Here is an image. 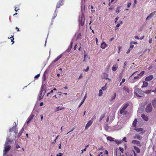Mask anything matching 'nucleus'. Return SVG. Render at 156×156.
<instances>
[{
    "instance_id": "nucleus-55",
    "label": "nucleus",
    "mask_w": 156,
    "mask_h": 156,
    "mask_svg": "<svg viewBox=\"0 0 156 156\" xmlns=\"http://www.w3.org/2000/svg\"><path fill=\"white\" fill-rule=\"evenodd\" d=\"M149 42L150 44H151L152 42V39H150L149 41Z\"/></svg>"
},
{
    "instance_id": "nucleus-42",
    "label": "nucleus",
    "mask_w": 156,
    "mask_h": 156,
    "mask_svg": "<svg viewBox=\"0 0 156 156\" xmlns=\"http://www.w3.org/2000/svg\"><path fill=\"white\" fill-rule=\"evenodd\" d=\"M134 47V45H131L129 48L131 50H132V49Z\"/></svg>"
},
{
    "instance_id": "nucleus-30",
    "label": "nucleus",
    "mask_w": 156,
    "mask_h": 156,
    "mask_svg": "<svg viewBox=\"0 0 156 156\" xmlns=\"http://www.w3.org/2000/svg\"><path fill=\"white\" fill-rule=\"evenodd\" d=\"M34 116V114L32 112L31 114H30L29 117L28 118V119H30V120H31L33 119Z\"/></svg>"
},
{
    "instance_id": "nucleus-61",
    "label": "nucleus",
    "mask_w": 156,
    "mask_h": 156,
    "mask_svg": "<svg viewBox=\"0 0 156 156\" xmlns=\"http://www.w3.org/2000/svg\"><path fill=\"white\" fill-rule=\"evenodd\" d=\"M127 64V62H125L124 63V67H125Z\"/></svg>"
},
{
    "instance_id": "nucleus-63",
    "label": "nucleus",
    "mask_w": 156,
    "mask_h": 156,
    "mask_svg": "<svg viewBox=\"0 0 156 156\" xmlns=\"http://www.w3.org/2000/svg\"><path fill=\"white\" fill-rule=\"evenodd\" d=\"M125 81V78H123L122 80V82L123 83Z\"/></svg>"
},
{
    "instance_id": "nucleus-37",
    "label": "nucleus",
    "mask_w": 156,
    "mask_h": 156,
    "mask_svg": "<svg viewBox=\"0 0 156 156\" xmlns=\"http://www.w3.org/2000/svg\"><path fill=\"white\" fill-rule=\"evenodd\" d=\"M105 154H103V156H108V152L107 150H105Z\"/></svg>"
},
{
    "instance_id": "nucleus-39",
    "label": "nucleus",
    "mask_w": 156,
    "mask_h": 156,
    "mask_svg": "<svg viewBox=\"0 0 156 156\" xmlns=\"http://www.w3.org/2000/svg\"><path fill=\"white\" fill-rule=\"evenodd\" d=\"M40 76V74H38L37 75H36L35 77H34V78L35 79H37V78H38Z\"/></svg>"
},
{
    "instance_id": "nucleus-35",
    "label": "nucleus",
    "mask_w": 156,
    "mask_h": 156,
    "mask_svg": "<svg viewBox=\"0 0 156 156\" xmlns=\"http://www.w3.org/2000/svg\"><path fill=\"white\" fill-rule=\"evenodd\" d=\"M107 84V83H106L104 87H102V88H101L103 90H106V89H107V87L106 86Z\"/></svg>"
},
{
    "instance_id": "nucleus-25",
    "label": "nucleus",
    "mask_w": 156,
    "mask_h": 156,
    "mask_svg": "<svg viewBox=\"0 0 156 156\" xmlns=\"http://www.w3.org/2000/svg\"><path fill=\"white\" fill-rule=\"evenodd\" d=\"M24 129L23 128L21 129V130H20V132H19V133L18 135V137H20L22 135V134L23 133L24 131Z\"/></svg>"
},
{
    "instance_id": "nucleus-47",
    "label": "nucleus",
    "mask_w": 156,
    "mask_h": 156,
    "mask_svg": "<svg viewBox=\"0 0 156 156\" xmlns=\"http://www.w3.org/2000/svg\"><path fill=\"white\" fill-rule=\"evenodd\" d=\"M16 148H18L20 147V146L17 144H16Z\"/></svg>"
},
{
    "instance_id": "nucleus-57",
    "label": "nucleus",
    "mask_w": 156,
    "mask_h": 156,
    "mask_svg": "<svg viewBox=\"0 0 156 156\" xmlns=\"http://www.w3.org/2000/svg\"><path fill=\"white\" fill-rule=\"evenodd\" d=\"M76 46H77V44H76V45H75V46H74V48H73V50H76Z\"/></svg>"
},
{
    "instance_id": "nucleus-38",
    "label": "nucleus",
    "mask_w": 156,
    "mask_h": 156,
    "mask_svg": "<svg viewBox=\"0 0 156 156\" xmlns=\"http://www.w3.org/2000/svg\"><path fill=\"white\" fill-rule=\"evenodd\" d=\"M119 149L120 150V151L122 152V153L123 152V151H124V149L123 148L121 147H119Z\"/></svg>"
},
{
    "instance_id": "nucleus-41",
    "label": "nucleus",
    "mask_w": 156,
    "mask_h": 156,
    "mask_svg": "<svg viewBox=\"0 0 156 156\" xmlns=\"http://www.w3.org/2000/svg\"><path fill=\"white\" fill-rule=\"evenodd\" d=\"M131 5V3L129 2L127 4V7H130Z\"/></svg>"
},
{
    "instance_id": "nucleus-8",
    "label": "nucleus",
    "mask_w": 156,
    "mask_h": 156,
    "mask_svg": "<svg viewBox=\"0 0 156 156\" xmlns=\"http://www.w3.org/2000/svg\"><path fill=\"white\" fill-rule=\"evenodd\" d=\"M155 13H156V11H155L153 12H151L146 18V20H149L151 19L154 15Z\"/></svg>"
},
{
    "instance_id": "nucleus-3",
    "label": "nucleus",
    "mask_w": 156,
    "mask_h": 156,
    "mask_svg": "<svg viewBox=\"0 0 156 156\" xmlns=\"http://www.w3.org/2000/svg\"><path fill=\"white\" fill-rule=\"evenodd\" d=\"M84 21V14L82 13L79 19V23L81 26H83Z\"/></svg>"
},
{
    "instance_id": "nucleus-1",
    "label": "nucleus",
    "mask_w": 156,
    "mask_h": 156,
    "mask_svg": "<svg viewBox=\"0 0 156 156\" xmlns=\"http://www.w3.org/2000/svg\"><path fill=\"white\" fill-rule=\"evenodd\" d=\"M134 95L137 97H142L144 95L143 91L139 88L136 89L134 90Z\"/></svg>"
},
{
    "instance_id": "nucleus-31",
    "label": "nucleus",
    "mask_w": 156,
    "mask_h": 156,
    "mask_svg": "<svg viewBox=\"0 0 156 156\" xmlns=\"http://www.w3.org/2000/svg\"><path fill=\"white\" fill-rule=\"evenodd\" d=\"M152 104L154 107H156V101L155 100H154L152 101Z\"/></svg>"
},
{
    "instance_id": "nucleus-5",
    "label": "nucleus",
    "mask_w": 156,
    "mask_h": 156,
    "mask_svg": "<svg viewBox=\"0 0 156 156\" xmlns=\"http://www.w3.org/2000/svg\"><path fill=\"white\" fill-rule=\"evenodd\" d=\"M146 111L147 112H150L152 110V108L151 104H148L146 108Z\"/></svg>"
},
{
    "instance_id": "nucleus-54",
    "label": "nucleus",
    "mask_w": 156,
    "mask_h": 156,
    "mask_svg": "<svg viewBox=\"0 0 156 156\" xmlns=\"http://www.w3.org/2000/svg\"><path fill=\"white\" fill-rule=\"evenodd\" d=\"M75 128L74 127H73L72 129L70 131H69V132H68V133H66V134H68V133H69L70 132H71V131H73V130Z\"/></svg>"
},
{
    "instance_id": "nucleus-48",
    "label": "nucleus",
    "mask_w": 156,
    "mask_h": 156,
    "mask_svg": "<svg viewBox=\"0 0 156 156\" xmlns=\"http://www.w3.org/2000/svg\"><path fill=\"white\" fill-rule=\"evenodd\" d=\"M116 155L117 156H121V154L120 153H117V151H116Z\"/></svg>"
},
{
    "instance_id": "nucleus-28",
    "label": "nucleus",
    "mask_w": 156,
    "mask_h": 156,
    "mask_svg": "<svg viewBox=\"0 0 156 156\" xmlns=\"http://www.w3.org/2000/svg\"><path fill=\"white\" fill-rule=\"evenodd\" d=\"M145 71H142L140 73H139L137 74V76H139L140 77V76H142L144 74Z\"/></svg>"
},
{
    "instance_id": "nucleus-56",
    "label": "nucleus",
    "mask_w": 156,
    "mask_h": 156,
    "mask_svg": "<svg viewBox=\"0 0 156 156\" xmlns=\"http://www.w3.org/2000/svg\"><path fill=\"white\" fill-rule=\"evenodd\" d=\"M89 69V67H88V66H87V69H86L85 70V71L86 72H87V71H88Z\"/></svg>"
},
{
    "instance_id": "nucleus-26",
    "label": "nucleus",
    "mask_w": 156,
    "mask_h": 156,
    "mask_svg": "<svg viewBox=\"0 0 156 156\" xmlns=\"http://www.w3.org/2000/svg\"><path fill=\"white\" fill-rule=\"evenodd\" d=\"M134 148L137 153H139L140 152V150L138 147L135 146H134Z\"/></svg>"
},
{
    "instance_id": "nucleus-11",
    "label": "nucleus",
    "mask_w": 156,
    "mask_h": 156,
    "mask_svg": "<svg viewBox=\"0 0 156 156\" xmlns=\"http://www.w3.org/2000/svg\"><path fill=\"white\" fill-rule=\"evenodd\" d=\"M153 78V76L152 75H151L150 76L147 77L145 79V80L146 81H150Z\"/></svg>"
},
{
    "instance_id": "nucleus-62",
    "label": "nucleus",
    "mask_w": 156,
    "mask_h": 156,
    "mask_svg": "<svg viewBox=\"0 0 156 156\" xmlns=\"http://www.w3.org/2000/svg\"><path fill=\"white\" fill-rule=\"evenodd\" d=\"M43 105V102H41L40 103V106H42Z\"/></svg>"
},
{
    "instance_id": "nucleus-4",
    "label": "nucleus",
    "mask_w": 156,
    "mask_h": 156,
    "mask_svg": "<svg viewBox=\"0 0 156 156\" xmlns=\"http://www.w3.org/2000/svg\"><path fill=\"white\" fill-rule=\"evenodd\" d=\"M5 149L4 150L3 155L5 156L6 155L7 153L11 149V147L10 145H7L5 144Z\"/></svg>"
},
{
    "instance_id": "nucleus-59",
    "label": "nucleus",
    "mask_w": 156,
    "mask_h": 156,
    "mask_svg": "<svg viewBox=\"0 0 156 156\" xmlns=\"http://www.w3.org/2000/svg\"><path fill=\"white\" fill-rule=\"evenodd\" d=\"M151 92V90H148V91H146V93H149Z\"/></svg>"
},
{
    "instance_id": "nucleus-6",
    "label": "nucleus",
    "mask_w": 156,
    "mask_h": 156,
    "mask_svg": "<svg viewBox=\"0 0 156 156\" xmlns=\"http://www.w3.org/2000/svg\"><path fill=\"white\" fill-rule=\"evenodd\" d=\"M136 132L140 133V134H141L145 132V130H144L143 129L141 128H135L134 129Z\"/></svg>"
},
{
    "instance_id": "nucleus-46",
    "label": "nucleus",
    "mask_w": 156,
    "mask_h": 156,
    "mask_svg": "<svg viewBox=\"0 0 156 156\" xmlns=\"http://www.w3.org/2000/svg\"><path fill=\"white\" fill-rule=\"evenodd\" d=\"M86 147L83 149L82 150V152L81 153V154L83 153V151H86Z\"/></svg>"
},
{
    "instance_id": "nucleus-12",
    "label": "nucleus",
    "mask_w": 156,
    "mask_h": 156,
    "mask_svg": "<svg viewBox=\"0 0 156 156\" xmlns=\"http://www.w3.org/2000/svg\"><path fill=\"white\" fill-rule=\"evenodd\" d=\"M133 137L134 139H137L139 140H141V136L138 134H136L134 136H133Z\"/></svg>"
},
{
    "instance_id": "nucleus-2",
    "label": "nucleus",
    "mask_w": 156,
    "mask_h": 156,
    "mask_svg": "<svg viewBox=\"0 0 156 156\" xmlns=\"http://www.w3.org/2000/svg\"><path fill=\"white\" fill-rule=\"evenodd\" d=\"M138 71H136L133 73L129 77V79H130V82L131 83H134L136 81H137L140 78V77L138 76H134L133 78H131L132 76L134 75L135 73H137Z\"/></svg>"
},
{
    "instance_id": "nucleus-23",
    "label": "nucleus",
    "mask_w": 156,
    "mask_h": 156,
    "mask_svg": "<svg viewBox=\"0 0 156 156\" xmlns=\"http://www.w3.org/2000/svg\"><path fill=\"white\" fill-rule=\"evenodd\" d=\"M143 84L141 87L142 88L146 87H147L148 85V83L146 81H144L143 82Z\"/></svg>"
},
{
    "instance_id": "nucleus-44",
    "label": "nucleus",
    "mask_w": 156,
    "mask_h": 156,
    "mask_svg": "<svg viewBox=\"0 0 156 156\" xmlns=\"http://www.w3.org/2000/svg\"><path fill=\"white\" fill-rule=\"evenodd\" d=\"M122 140L123 141H125V142H127V141H126V137H124L123 139H122Z\"/></svg>"
},
{
    "instance_id": "nucleus-22",
    "label": "nucleus",
    "mask_w": 156,
    "mask_h": 156,
    "mask_svg": "<svg viewBox=\"0 0 156 156\" xmlns=\"http://www.w3.org/2000/svg\"><path fill=\"white\" fill-rule=\"evenodd\" d=\"M12 142L11 140H10L9 138H8L6 139V141L5 143V144L7 145L8 144H11Z\"/></svg>"
},
{
    "instance_id": "nucleus-29",
    "label": "nucleus",
    "mask_w": 156,
    "mask_h": 156,
    "mask_svg": "<svg viewBox=\"0 0 156 156\" xmlns=\"http://www.w3.org/2000/svg\"><path fill=\"white\" fill-rule=\"evenodd\" d=\"M107 139L108 140H109L110 141H114V139L113 138L110 137V136H108Z\"/></svg>"
},
{
    "instance_id": "nucleus-24",
    "label": "nucleus",
    "mask_w": 156,
    "mask_h": 156,
    "mask_svg": "<svg viewBox=\"0 0 156 156\" xmlns=\"http://www.w3.org/2000/svg\"><path fill=\"white\" fill-rule=\"evenodd\" d=\"M123 90L128 93H129V88L127 86H125L123 88Z\"/></svg>"
},
{
    "instance_id": "nucleus-32",
    "label": "nucleus",
    "mask_w": 156,
    "mask_h": 156,
    "mask_svg": "<svg viewBox=\"0 0 156 156\" xmlns=\"http://www.w3.org/2000/svg\"><path fill=\"white\" fill-rule=\"evenodd\" d=\"M73 42L72 41L70 43V45L69 46V51H70L71 49L72 48V47H73Z\"/></svg>"
},
{
    "instance_id": "nucleus-50",
    "label": "nucleus",
    "mask_w": 156,
    "mask_h": 156,
    "mask_svg": "<svg viewBox=\"0 0 156 156\" xmlns=\"http://www.w3.org/2000/svg\"><path fill=\"white\" fill-rule=\"evenodd\" d=\"M131 50L129 48V49H128V50H127V51L126 52V53L127 54H128V53H129L130 52V51H131Z\"/></svg>"
},
{
    "instance_id": "nucleus-18",
    "label": "nucleus",
    "mask_w": 156,
    "mask_h": 156,
    "mask_svg": "<svg viewBox=\"0 0 156 156\" xmlns=\"http://www.w3.org/2000/svg\"><path fill=\"white\" fill-rule=\"evenodd\" d=\"M64 107L62 106H58L55 108V112H56L59 111L60 110L64 109Z\"/></svg>"
},
{
    "instance_id": "nucleus-19",
    "label": "nucleus",
    "mask_w": 156,
    "mask_h": 156,
    "mask_svg": "<svg viewBox=\"0 0 156 156\" xmlns=\"http://www.w3.org/2000/svg\"><path fill=\"white\" fill-rule=\"evenodd\" d=\"M142 119L146 121H147L148 120V116L145 115L143 114L141 116Z\"/></svg>"
},
{
    "instance_id": "nucleus-7",
    "label": "nucleus",
    "mask_w": 156,
    "mask_h": 156,
    "mask_svg": "<svg viewBox=\"0 0 156 156\" xmlns=\"http://www.w3.org/2000/svg\"><path fill=\"white\" fill-rule=\"evenodd\" d=\"M64 1L63 0H59L57 3L56 6V9L59 8L61 6L63 5Z\"/></svg>"
},
{
    "instance_id": "nucleus-64",
    "label": "nucleus",
    "mask_w": 156,
    "mask_h": 156,
    "mask_svg": "<svg viewBox=\"0 0 156 156\" xmlns=\"http://www.w3.org/2000/svg\"><path fill=\"white\" fill-rule=\"evenodd\" d=\"M120 26V23H118L117 25H116V27H118Z\"/></svg>"
},
{
    "instance_id": "nucleus-21",
    "label": "nucleus",
    "mask_w": 156,
    "mask_h": 156,
    "mask_svg": "<svg viewBox=\"0 0 156 156\" xmlns=\"http://www.w3.org/2000/svg\"><path fill=\"white\" fill-rule=\"evenodd\" d=\"M125 110L123 109V108H120V109L119 113L120 114H122L124 113V114H126L127 112V111H125Z\"/></svg>"
},
{
    "instance_id": "nucleus-43",
    "label": "nucleus",
    "mask_w": 156,
    "mask_h": 156,
    "mask_svg": "<svg viewBox=\"0 0 156 156\" xmlns=\"http://www.w3.org/2000/svg\"><path fill=\"white\" fill-rule=\"evenodd\" d=\"M83 101H82L81 102V103H80V105H79V107H78L79 108L81 106V105L83 104Z\"/></svg>"
},
{
    "instance_id": "nucleus-49",
    "label": "nucleus",
    "mask_w": 156,
    "mask_h": 156,
    "mask_svg": "<svg viewBox=\"0 0 156 156\" xmlns=\"http://www.w3.org/2000/svg\"><path fill=\"white\" fill-rule=\"evenodd\" d=\"M31 120H30V119H29L28 118V119L27 120V124H28L30 122V121Z\"/></svg>"
},
{
    "instance_id": "nucleus-16",
    "label": "nucleus",
    "mask_w": 156,
    "mask_h": 156,
    "mask_svg": "<svg viewBox=\"0 0 156 156\" xmlns=\"http://www.w3.org/2000/svg\"><path fill=\"white\" fill-rule=\"evenodd\" d=\"M129 105V104L128 103H125L122 105V107L123 109L125 110Z\"/></svg>"
},
{
    "instance_id": "nucleus-10",
    "label": "nucleus",
    "mask_w": 156,
    "mask_h": 156,
    "mask_svg": "<svg viewBox=\"0 0 156 156\" xmlns=\"http://www.w3.org/2000/svg\"><path fill=\"white\" fill-rule=\"evenodd\" d=\"M93 122L91 120L89 121L86 125L85 127V130H87L92 124Z\"/></svg>"
},
{
    "instance_id": "nucleus-60",
    "label": "nucleus",
    "mask_w": 156,
    "mask_h": 156,
    "mask_svg": "<svg viewBox=\"0 0 156 156\" xmlns=\"http://www.w3.org/2000/svg\"><path fill=\"white\" fill-rule=\"evenodd\" d=\"M62 56L61 55H59V56H58V57H57V58L59 60L62 57Z\"/></svg>"
},
{
    "instance_id": "nucleus-52",
    "label": "nucleus",
    "mask_w": 156,
    "mask_h": 156,
    "mask_svg": "<svg viewBox=\"0 0 156 156\" xmlns=\"http://www.w3.org/2000/svg\"><path fill=\"white\" fill-rule=\"evenodd\" d=\"M119 18V17H117L116 18H115V23L116 22H117V21L118 20Z\"/></svg>"
},
{
    "instance_id": "nucleus-20",
    "label": "nucleus",
    "mask_w": 156,
    "mask_h": 156,
    "mask_svg": "<svg viewBox=\"0 0 156 156\" xmlns=\"http://www.w3.org/2000/svg\"><path fill=\"white\" fill-rule=\"evenodd\" d=\"M137 122V120L136 119H135L133 121L132 125L133 127L136 128V124Z\"/></svg>"
},
{
    "instance_id": "nucleus-40",
    "label": "nucleus",
    "mask_w": 156,
    "mask_h": 156,
    "mask_svg": "<svg viewBox=\"0 0 156 156\" xmlns=\"http://www.w3.org/2000/svg\"><path fill=\"white\" fill-rule=\"evenodd\" d=\"M58 60V59L57 58H56L54 61H53L52 62V64H53L55 62H56Z\"/></svg>"
},
{
    "instance_id": "nucleus-53",
    "label": "nucleus",
    "mask_w": 156,
    "mask_h": 156,
    "mask_svg": "<svg viewBox=\"0 0 156 156\" xmlns=\"http://www.w3.org/2000/svg\"><path fill=\"white\" fill-rule=\"evenodd\" d=\"M103 76L104 75L105 77H107V76H108V74L106 73H103Z\"/></svg>"
},
{
    "instance_id": "nucleus-9",
    "label": "nucleus",
    "mask_w": 156,
    "mask_h": 156,
    "mask_svg": "<svg viewBox=\"0 0 156 156\" xmlns=\"http://www.w3.org/2000/svg\"><path fill=\"white\" fill-rule=\"evenodd\" d=\"M43 86H42L41 87V90L40 92V94L39 97V101H40L41 100V99L43 98V96H44V94H42L43 92L44 91V90H43Z\"/></svg>"
},
{
    "instance_id": "nucleus-27",
    "label": "nucleus",
    "mask_w": 156,
    "mask_h": 156,
    "mask_svg": "<svg viewBox=\"0 0 156 156\" xmlns=\"http://www.w3.org/2000/svg\"><path fill=\"white\" fill-rule=\"evenodd\" d=\"M121 6H118L117 8L116 11V12L118 14L120 11V9H121Z\"/></svg>"
},
{
    "instance_id": "nucleus-14",
    "label": "nucleus",
    "mask_w": 156,
    "mask_h": 156,
    "mask_svg": "<svg viewBox=\"0 0 156 156\" xmlns=\"http://www.w3.org/2000/svg\"><path fill=\"white\" fill-rule=\"evenodd\" d=\"M118 65L117 64H115L113 66L112 68V70L114 71H115L117 69Z\"/></svg>"
},
{
    "instance_id": "nucleus-45",
    "label": "nucleus",
    "mask_w": 156,
    "mask_h": 156,
    "mask_svg": "<svg viewBox=\"0 0 156 156\" xmlns=\"http://www.w3.org/2000/svg\"><path fill=\"white\" fill-rule=\"evenodd\" d=\"M12 39H11V41L12 42V44L14 43V41H13L14 38L13 37V36H12Z\"/></svg>"
},
{
    "instance_id": "nucleus-17",
    "label": "nucleus",
    "mask_w": 156,
    "mask_h": 156,
    "mask_svg": "<svg viewBox=\"0 0 156 156\" xmlns=\"http://www.w3.org/2000/svg\"><path fill=\"white\" fill-rule=\"evenodd\" d=\"M107 46V44H106V43L104 42H102L101 45V47L102 49H105L106 47Z\"/></svg>"
},
{
    "instance_id": "nucleus-15",
    "label": "nucleus",
    "mask_w": 156,
    "mask_h": 156,
    "mask_svg": "<svg viewBox=\"0 0 156 156\" xmlns=\"http://www.w3.org/2000/svg\"><path fill=\"white\" fill-rule=\"evenodd\" d=\"M131 143L132 144H136V145H139L140 146V142L139 141L136 140H133L132 141Z\"/></svg>"
},
{
    "instance_id": "nucleus-51",
    "label": "nucleus",
    "mask_w": 156,
    "mask_h": 156,
    "mask_svg": "<svg viewBox=\"0 0 156 156\" xmlns=\"http://www.w3.org/2000/svg\"><path fill=\"white\" fill-rule=\"evenodd\" d=\"M86 95H87V94H86L85 96L84 97L82 100V101H83V102H84V101L85 100V99L86 98Z\"/></svg>"
},
{
    "instance_id": "nucleus-13",
    "label": "nucleus",
    "mask_w": 156,
    "mask_h": 156,
    "mask_svg": "<svg viewBox=\"0 0 156 156\" xmlns=\"http://www.w3.org/2000/svg\"><path fill=\"white\" fill-rule=\"evenodd\" d=\"M10 131H14V132L16 134L17 133L18 131L16 127L15 126H13L12 129H10Z\"/></svg>"
},
{
    "instance_id": "nucleus-36",
    "label": "nucleus",
    "mask_w": 156,
    "mask_h": 156,
    "mask_svg": "<svg viewBox=\"0 0 156 156\" xmlns=\"http://www.w3.org/2000/svg\"><path fill=\"white\" fill-rule=\"evenodd\" d=\"M116 93H114V96H112V97H111V100H113L114 99L115 97H116Z\"/></svg>"
},
{
    "instance_id": "nucleus-58",
    "label": "nucleus",
    "mask_w": 156,
    "mask_h": 156,
    "mask_svg": "<svg viewBox=\"0 0 156 156\" xmlns=\"http://www.w3.org/2000/svg\"><path fill=\"white\" fill-rule=\"evenodd\" d=\"M83 77V76H82V74H81L80 75V76H79V79H80L81 78H82Z\"/></svg>"
},
{
    "instance_id": "nucleus-33",
    "label": "nucleus",
    "mask_w": 156,
    "mask_h": 156,
    "mask_svg": "<svg viewBox=\"0 0 156 156\" xmlns=\"http://www.w3.org/2000/svg\"><path fill=\"white\" fill-rule=\"evenodd\" d=\"M105 114H103L101 115V116L100 117V118L99 119V121L100 122L102 119L104 118V117H105Z\"/></svg>"
},
{
    "instance_id": "nucleus-34",
    "label": "nucleus",
    "mask_w": 156,
    "mask_h": 156,
    "mask_svg": "<svg viewBox=\"0 0 156 156\" xmlns=\"http://www.w3.org/2000/svg\"><path fill=\"white\" fill-rule=\"evenodd\" d=\"M102 90H99V96H102Z\"/></svg>"
}]
</instances>
